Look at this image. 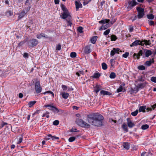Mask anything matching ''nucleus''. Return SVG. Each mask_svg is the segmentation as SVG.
<instances>
[{
  "mask_svg": "<svg viewBox=\"0 0 156 156\" xmlns=\"http://www.w3.org/2000/svg\"><path fill=\"white\" fill-rule=\"evenodd\" d=\"M129 145L128 143H124L123 144V147L126 150H128L129 148Z\"/></svg>",
  "mask_w": 156,
  "mask_h": 156,
  "instance_id": "nucleus-25",
  "label": "nucleus"
},
{
  "mask_svg": "<svg viewBox=\"0 0 156 156\" xmlns=\"http://www.w3.org/2000/svg\"><path fill=\"white\" fill-rule=\"evenodd\" d=\"M138 113L137 110H136L135 111L131 113V115L133 116H136L137 115Z\"/></svg>",
  "mask_w": 156,
  "mask_h": 156,
  "instance_id": "nucleus-43",
  "label": "nucleus"
},
{
  "mask_svg": "<svg viewBox=\"0 0 156 156\" xmlns=\"http://www.w3.org/2000/svg\"><path fill=\"white\" fill-rule=\"evenodd\" d=\"M83 28H82V27H78L77 30L80 33H82L83 32Z\"/></svg>",
  "mask_w": 156,
  "mask_h": 156,
  "instance_id": "nucleus-49",
  "label": "nucleus"
},
{
  "mask_svg": "<svg viewBox=\"0 0 156 156\" xmlns=\"http://www.w3.org/2000/svg\"><path fill=\"white\" fill-rule=\"evenodd\" d=\"M144 81L142 77L139 78L136 81L137 84L136 87L138 88H143L145 87L147 83L144 82Z\"/></svg>",
  "mask_w": 156,
  "mask_h": 156,
  "instance_id": "nucleus-3",
  "label": "nucleus"
},
{
  "mask_svg": "<svg viewBox=\"0 0 156 156\" xmlns=\"http://www.w3.org/2000/svg\"><path fill=\"white\" fill-rule=\"evenodd\" d=\"M91 45H89L86 46L84 50V52L86 54H89L91 52Z\"/></svg>",
  "mask_w": 156,
  "mask_h": 156,
  "instance_id": "nucleus-9",
  "label": "nucleus"
},
{
  "mask_svg": "<svg viewBox=\"0 0 156 156\" xmlns=\"http://www.w3.org/2000/svg\"><path fill=\"white\" fill-rule=\"evenodd\" d=\"M59 122L58 120H56L53 122V124L54 125L57 126L58 125Z\"/></svg>",
  "mask_w": 156,
  "mask_h": 156,
  "instance_id": "nucleus-50",
  "label": "nucleus"
},
{
  "mask_svg": "<svg viewBox=\"0 0 156 156\" xmlns=\"http://www.w3.org/2000/svg\"><path fill=\"white\" fill-rule=\"evenodd\" d=\"M147 17L148 19L152 20L154 18V16L153 15L151 14L150 15H147Z\"/></svg>",
  "mask_w": 156,
  "mask_h": 156,
  "instance_id": "nucleus-42",
  "label": "nucleus"
},
{
  "mask_svg": "<svg viewBox=\"0 0 156 156\" xmlns=\"http://www.w3.org/2000/svg\"><path fill=\"white\" fill-rule=\"evenodd\" d=\"M154 24V22L153 21H150L149 22V24L150 25H153Z\"/></svg>",
  "mask_w": 156,
  "mask_h": 156,
  "instance_id": "nucleus-57",
  "label": "nucleus"
},
{
  "mask_svg": "<svg viewBox=\"0 0 156 156\" xmlns=\"http://www.w3.org/2000/svg\"><path fill=\"white\" fill-rule=\"evenodd\" d=\"M49 113L48 112H47L43 115L42 117H44L46 116L47 118H48L49 117Z\"/></svg>",
  "mask_w": 156,
  "mask_h": 156,
  "instance_id": "nucleus-39",
  "label": "nucleus"
},
{
  "mask_svg": "<svg viewBox=\"0 0 156 156\" xmlns=\"http://www.w3.org/2000/svg\"><path fill=\"white\" fill-rule=\"evenodd\" d=\"M75 3L76 11H77L79 8H82V4L80 2L76 1Z\"/></svg>",
  "mask_w": 156,
  "mask_h": 156,
  "instance_id": "nucleus-13",
  "label": "nucleus"
},
{
  "mask_svg": "<svg viewBox=\"0 0 156 156\" xmlns=\"http://www.w3.org/2000/svg\"><path fill=\"white\" fill-rule=\"evenodd\" d=\"M117 39L116 37L114 35H112L111 37V40L112 41H115Z\"/></svg>",
  "mask_w": 156,
  "mask_h": 156,
  "instance_id": "nucleus-41",
  "label": "nucleus"
},
{
  "mask_svg": "<svg viewBox=\"0 0 156 156\" xmlns=\"http://www.w3.org/2000/svg\"><path fill=\"white\" fill-rule=\"evenodd\" d=\"M61 110L57 108L56 107L54 106V107L52 109V111H53L55 113H58L60 112Z\"/></svg>",
  "mask_w": 156,
  "mask_h": 156,
  "instance_id": "nucleus-26",
  "label": "nucleus"
},
{
  "mask_svg": "<svg viewBox=\"0 0 156 156\" xmlns=\"http://www.w3.org/2000/svg\"><path fill=\"white\" fill-rule=\"evenodd\" d=\"M151 108H152V110L154 109L155 108H156V103L153 105L151 106Z\"/></svg>",
  "mask_w": 156,
  "mask_h": 156,
  "instance_id": "nucleus-60",
  "label": "nucleus"
},
{
  "mask_svg": "<svg viewBox=\"0 0 156 156\" xmlns=\"http://www.w3.org/2000/svg\"><path fill=\"white\" fill-rule=\"evenodd\" d=\"M44 94H45L46 93H48V94H51V97H53L54 96V94L53 92H51L50 91H48L46 92H45L44 93Z\"/></svg>",
  "mask_w": 156,
  "mask_h": 156,
  "instance_id": "nucleus-48",
  "label": "nucleus"
},
{
  "mask_svg": "<svg viewBox=\"0 0 156 156\" xmlns=\"http://www.w3.org/2000/svg\"><path fill=\"white\" fill-rule=\"evenodd\" d=\"M138 69L139 70H144L145 69V67L143 65L140 66L138 67Z\"/></svg>",
  "mask_w": 156,
  "mask_h": 156,
  "instance_id": "nucleus-40",
  "label": "nucleus"
},
{
  "mask_svg": "<svg viewBox=\"0 0 156 156\" xmlns=\"http://www.w3.org/2000/svg\"><path fill=\"white\" fill-rule=\"evenodd\" d=\"M62 10L63 11V12L68 11L65 5L63 4H62L61 6Z\"/></svg>",
  "mask_w": 156,
  "mask_h": 156,
  "instance_id": "nucleus-30",
  "label": "nucleus"
},
{
  "mask_svg": "<svg viewBox=\"0 0 156 156\" xmlns=\"http://www.w3.org/2000/svg\"><path fill=\"white\" fill-rule=\"evenodd\" d=\"M120 49L119 48H114L111 51V55L113 56L115 53H119Z\"/></svg>",
  "mask_w": 156,
  "mask_h": 156,
  "instance_id": "nucleus-11",
  "label": "nucleus"
},
{
  "mask_svg": "<svg viewBox=\"0 0 156 156\" xmlns=\"http://www.w3.org/2000/svg\"><path fill=\"white\" fill-rule=\"evenodd\" d=\"M109 21V20L105 19L99 21V23H108Z\"/></svg>",
  "mask_w": 156,
  "mask_h": 156,
  "instance_id": "nucleus-27",
  "label": "nucleus"
},
{
  "mask_svg": "<svg viewBox=\"0 0 156 156\" xmlns=\"http://www.w3.org/2000/svg\"><path fill=\"white\" fill-rule=\"evenodd\" d=\"M71 19H67L66 20L67 22V26H70V27L71 26V25L72 24V23L71 21L70 20Z\"/></svg>",
  "mask_w": 156,
  "mask_h": 156,
  "instance_id": "nucleus-44",
  "label": "nucleus"
},
{
  "mask_svg": "<svg viewBox=\"0 0 156 156\" xmlns=\"http://www.w3.org/2000/svg\"><path fill=\"white\" fill-rule=\"evenodd\" d=\"M151 80L154 83H156V77H152L151 78Z\"/></svg>",
  "mask_w": 156,
  "mask_h": 156,
  "instance_id": "nucleus-53",
  "label": "nucleus"
},
{
  "mask_svg": "<svg viewBox=\"0 0 156 156\" xmlns=\"http://www.w3.org/2000/svg\"><path fill=\"white\" fill-rule=\"evenodd\" d=\"M36 101H31L30 102L28 103L29 107H31L36 103Z\"/></svg>",
  "mask_w": 156,
  "mask_h": 156,
  "instance_id": "nucleus-35",
  "label": "nucleus"
},
{
  "mask_svg": "<svg viewBox=\"0 0 156 156\" xmlns=\"http://www.w3.org/2000/svg\"><path fill=\"white\" fill-rule=\"evenodd\" d=\"M83 120L80 119H78L76 121L77 124L79 126L82 127V126H83L84 125L83 124Z\"/></svg>",
  "mask_w": 156,
  "mask_h": 156,
  "instance_id": "nucleus-21",
  "label": "nucleus"
},
{
  "mask_svg": "<svg viewBox=\"0 0 156 156\" xmlns=\"http://www.w3.org/2000/svg\"><path fill=\"white\" fill-rule=\"evenodd\" d=\"M109 121L111 122H114L115 123L116 122V120H114L111 119H109Z\"/></svg>",
  "mask_w": 156,
  "mask_h": 156,
  "instance_id": "nucleus-62",
  "label": "nucleus"
},
{
  "mask_svg": "<svg viewBox=\"0 0 156 156\" xmlns=\"http://www.w3.org/2000/svg\"><path fill=\"white\" fill-rule=\"evenodd\" d=\"M102 69L104 70H106L107 68V65L105 62H103V63H102Z\"/></svg>",
  "mask_w": 156,
  "mask_h": 156,
  "instance_id": "nucleus-33",
  "label": "nucleus"
},
{
  "mask_svg": "<svg viewBox=\"0 0 156 156\" xmlns=\"http://www.w3.org/2000/svg\"><path fill=\"white\" fill-rule=\"evenodd\" d=\"M23 56L25 58H28V54L27 53H25Z\"/></svg>",
  "mask_w": 156,
  "mask_h": 156,
  "instance_id": "nucleus-54",
  "label": "nucleus"
},
{
  "mask_svg": "<svg viewBox=\"0 0 156 156\" xmlns=\"http://www.w3.org/2000/svg\"><path fill=\"white\" fill-rule=\"evenodd\" d=\"M154 59L153 58L152 59H150L149 61H146L145 62L144 65L145 66H150L152 63H154Z\"/></svg>",
  "mask_w": 156,
  "mask_h": 156,
  "instance_id": "nucleus-14",
  "label": "nucleus"
},
{
  "mask_svg": "<svg viewBox=\"0 0 156 156\" xmlns=\"http://www.w3.org/2000/svg\"><path fill=\"white\" fill-rule=\"evenodd\" d=\"M27 12L25 11H22L19 13V15L18 16V18L19 19L22 18L24 16L26 15Z\"/></svg>",
  "mask_w": 156,
  "mask_h": 156,
  "instance_id": "nucleus-16",
  "label": "nucleus"
},
{
  "mask_svg": "<svg viewBox=\"0 0 156 156\" xmlns=\"http://www.w3.org/2000/svg\"><path fill=\"white\" fill-rule=\"evenodd\" d=\"M122 89H123V87H122V86L120 85L119 86V88H118L117 89V92L119 93L120 92L122 91Z\"/></svg>",
  "mask_w": 156,
  "mask_h": 156,
  "instance_id": "nucleus-45",
  "label": "nucleus"
},
{
  "mask_svg": "<svg viewBox=\"0 0 156 156\" xmlns=\"http://www.w3.org/2000/svg\"><path fill=\"white\" fill-rule=\"evenodd\" d=\"M44 107H47L48 109L52 111L54 107V106L51 104L45 105L44 106Z\"/></svg>",
  "mask_w": 156,
  "mask_h": 156,
  "instance_id": "nucleus-22",
  "label": "nucleus"
},
{
  "mask_svg": "<svg viewBox=\"0 0 156 156\" xmlns=\"http://www.w3.org/2000/svg\"><path fill=\"white\" fill-rule=\"evenodd\" d=\"M76 129L75 128H73L71 129L70 131L71 132H76Z\"/></svg>",
  "mask_w": 156,
  "mask_h": 156,
  "instance_id": "nucleus-58",
  "label": "nucleus"
},
{
  "mask_svg": "<svg viewBox=\"0 0 156 156\" xmlns=\"http://www.w3.org/2000/svg\"><path fill=\"white\" fill-rule=\"evenodd\" d=\"M122 128L123 130L126 132H128V130L127 128V125L125 124L124 123L122 126Z\"/></svg>",
  "mask_w": 156,
  "mask_h": 156,
  "instance_id": "nucleus-24",
  "label": "nucleus"
},
{
  "mask_svg": "<svg viewBox=\"0 0 156 156\" xmlns=\"http://www.w3.org/2000/svg\"><path fill=\"white\" fill-rule=\"evenodd\" d=\"M116 77L115 74L114 72H112L110 75L109 77L111 79H114Z\"/></svg>",
  "mask_w": 156,
  "mask_h": 156,
  "instance_id": "nucleus-32",
  "label": "nucleus"
},
{
  "mask_svg": "<svg viewBox=\"0 0 156 156\" xmlns=\"http://www.w3.org/2000/svg\"><path fill=\"white\" fill-rule=\"evenodd\" d=\"M19 139L17 143V144H19L22 142L23 140V137L22 136H20L18 139Z\"/></svg>",
  "mask_w": 156,
  "mask_h": 156,
  "instance_id": "nucleus-47",
  "label": "nucleus"
},
{
  "mask_svg": "<svg viewBox=\"0 0 156 156\" xmlns=\"http://www.w3.org/2000/svg\"><path fill=\"white\" fill-rule=\"evenodd\" d=\"M101 94L104 95H110L112 94L111 93L105 90H101L100 92Z\"/></svg>",
  "mask_w": 156,
  "mask_h": 156,
  "instance_id": "nucleus-15",
  "label": "nucleus"
},
{
  "mask_svg": "<svg viewBox=\"0 0 156 156\" xmlns=\"http://www.w3.org/2000/svg\"><path fill=\"white\" fill-rule=\"evenodd\" d=\"M35 89L36 93L37 94L39 93L41 91L42 88L39 82L37 81L35 83Z\"/></svg>",
  "mask_w": 156,
  "mask_h": 156,
  "instance_id": "nucleus-6",
  "label": "nucleus"
},
{
  "mask_svg": "<svg viewBox=\"0 0 156 156\" xmlns=\"http://www.w3.org/2000/svg\"><path fill=\"white\" fill-rule=\"evenodd\" d=\"M142 51L141 50L138 53L137 55H136V53H134L133 55V56L135 57V56H136L137 58L138 59H139L140 58V56L142 55Z\"/></svg>",
  "mask_w": 156,
  "mask_h": 156,
  "instance_id": "nucleus-19",
  "label": "nucleus"
},
{
  "mask_svg": "<svg viewBox=\"0 0 156 156\" xmlns=\"http://www.w3.org/2000/svg\"><path fill=\"white\" fill-rule=\"evenodd\" d=\"M137 4V3L136 2V0H133L132 1L128 2V4H126V8L128 10H129L131 9Z\"/></svg>",
  "mask_w": 156,
  "mask_h": 156,
  "instance_id": "nucleus-4",
  "label": "nucleus"
},
{
  "mask_svg": "<svg viewBox=\"0 0 156 156\" xmlns=\"http://www.w3.org/2000/svg\"><path fill=\"white\" fill-rule=\"evenodd\" d=\"M61 14L62 15H61V17L62 19H65L67 18V19L68 20L71 19V17L68 11L63 12Z\"/></svg>",
  "mask_w": 156,
  "mask_h": 156,
  "instance_id": "nucleus-7",
  "label": "nucleus"
},
{
  "mask_svg": "<svg viewBox=\"0 0 156 156\" xmlns=\"http://www.w3.org/2000/svg\"><path fill=\"white\" fill-rule=\"evenodd\" d=\"M127 125L129 128H132L134 126V124L129 118H127Z\"/></svg>",
  "mask_w": 156,
  "mask_h": 156,
  "instance_id": "nucleus-12",
  "label": "nucleus"
},
{
  "mask_svg": "<svg viewBox=\"0 0 156 156\" xmlns=\"http://www.w3.org/2000/svg\"><path fill=\"white\" fill-rule=\"evenodd\" d=\"M110 31V30L109 29L107 30H105L104 32V34L105 35H107L109 33Z\"/></svg>",
  "mask_w": 156,
  "mask_h": 156,
  "instance_id": "nucleus-51",
  "label": "nucleus"
},
{
  "mask_svg": "<svg viewBox=\"0 0 156 156\" xmlns=\"http://www.w3.org/2000/svg\"><path fill=\"white\" fill-rule=\"evenodd\" d=\"M152 54L151 51L147 50L145 52V55L147 57H148Z\"/></svg>",
  "mask_w": 156,
  "mask_h": 156,
  "instance_id": "nucleus-28",
  "label": "nucleus"
},
{
  "mask_svg": "<svg viewBox=\"0 0 156 156\" xmlns=\"http://www.w3.org/2000/svg\"><path fill=\"white\" fill-rule=\"evenodd\" d=\"M100 76V74L99 73H94L92 77L94 78H97L99 77Z\"/></svg>",
  "mask_w": 156,
  "mask_h": 156,
  "instance_id": "nucleus-34",
  "label": "nucleus"
},
{
  "mask_svg": "<svg viewBox=\"0 0 156 156\" xmlns=\"http://www.w3.org/2000/svg\"><path fill=\"white\" fill-rule=\"evenodd\" d=\"M136 10L138 12V18L139 19L142 18L144 15V9L140 7H137Z\"/></svg>",
  "mask_w": 156,
  "mask_h": 156,
  "instance_id": "nucleus-5",
  "label": "nucleus"
},
{
  "mask_svg": "<svg viewBox=\"0 0 156 156\" xmlns=\"http://www.w3.org/2000/svg\"><path fill=\"white\" fill-rule=\"evenodd\" d=\"M133 27L132 26H129V32H132V31H133Z\"/></svg>",
  "mask_w": 156,
  "mask_h": 156,
  "instance_id": "nucleus-56",
  "label": "nucleus"
},
{
  "mask_svg": "<svg viewBox=\"0 0 156 156\" xmlns=\"http://www.w3.org/2000/svg\"><path fill=\"white\" fill-rule=\"evenodd\" d=\"M76 137L74 136H72L70 137L69 139V142H72L73 141L75 140L76 139Z\"/></svg>",
  "mask_w": 156,
  "mask_h": 156,
  "instance_id": "nucleus-37",
  "label": "nucleus"
},
{
  "mask_svg": "<svg viewBox=\"0 0 156 156\" xmlns=\"http://www.w3.org/2000/svg\"><path fill=\"white\" fill-rule=\"evenodd\" d=\"M83 126H82V127H85V128H89L90 126V124L88 123H86V122H83Z\"/></svg>",
  "mask_w": 156,
  "mask_h": 156,
  "instance_id": "nucleus-29",
  "label": "nucleus"
},
{
  "mask_svg": "<svg viewBox=\"0 0 156 156\" xmlns=\"http://www.w3.org/2000/svg\"><path fill=\"white\" fill-rule=\"evenodd\" d=\"M118 122L119 123H121L122 122V119H120L118 121Z\"/></svg>",
  "mask_w": 156,
  "mask_h": 156,
  "instance_id": "nucleus-64",
  "label": "nucleus"
},
{
  "mask_svg": "<svg viewBox=\"0 0 156 156\" xmlns=\"http://www.w3.org/2000/svg\"><path fill=\"white\" fill-rule=\"evenodd\" d=\"M76 56V54L75 52H72L70 54V56L72 58H75Z\"/></svg>",
  "mask_w": 156,
  "mask_h": 156,
  "instance_id": "nucleus-38",
  "label": "nucleus"
},
{
  "mask_svg": "<svg viewBox=\"0 0 156 156\" xmlns=\"http://www.w3.org/2000/svg\"><path fill=\"white\" fill-rule=\"evenodd\" d=\"M106 29V28L105 27L104 25L102 26L99 29V30H105Z\"/></svg>",
  "mask_w": 156,
  "mask_h": 156,
  "instance_id": "nucleus-59",
  "label": "nucleus"
},
{
  "mask_svg": "<svg viewBox=\"0 0 156 156\" xmlns=\"http://www.w3.org/2000/svg\"><path fill=\"white\" fill-rule=\"evenodd\" d=\"M97 36H94L93 37L90 39L91 42L93 44H94L97 39Z\"/></svg>",
  "mask_w": 156,
  "mask_h": 156,
  "instance_id": "nucleus-23",
  "label": "nucleus"
},
{
  "mask_svg": "<svg viewBox=\"0 0 156 156\" xmlns=\"http://www.w3.org/2000/svg\"><path fill=\"white\" fill-rule=\"evenodd\" d=\"M48 136L49 137H50L51 138V139L53 140H55L58 139H59L58 137L52 136L51 134L48 135Z\"/></svg>",
  "mask_w": 156,
  "mask_h": 156,
  "instance_id": "nucleus-31",
  "label": "nucleus"
},
{
  "mask_svg": "<svg viewBox=\"0 0 156 156\" xmlns=\"http://www.w3.org/2000/svg\"><path fill=\"white\" fill-rule=\"evenodd\" d=\"M62 88L64 91H66L68 90V88L66 85H62Z\"/></svg>",
  "mask_w": 156,
  "mask_h": 156,
  "instance_id": "nucleus-46",
  "label": "nucleus"
},
{
  "mask_svg": "<svg viewBox=\"0 0 156 156\" xmlns=\"http://www.w3.org/2000/svg\"><path fill=\"white\" fill-rule=\"evenodd\" d=\"M54 2L56 4H58L59 2V0H54Z\"/></svg>",
  "mask_w": 156,
  "mask_h": 156,
  "instance_id": "nucleus-63",
  "label": "nucleus"
},
{
  "mask_svg": "<svg viewBox=\"0 0 156 156\" xmlns=\"http://www.w3.org/2000/svg\"><path fill=\"white\" fill-rule=\"evenodd\" d=\"M146 108V107L145 106H140L139 109V112H145V109Z\"/></svg>",
  "mask_w": 156,
  "mask_h": 156,
  "instance_id": "nucleus-18",
  "label": "nucleus"
},
{
  "mask_svg": "<svg viewBox=\"0 0 156 156\" xmlns=\"http://www.w3.org/2000/svg\"><path fill=\"white\" fill-rule=\"evenodd\" d=\"M151 41L150 40L147 41V40H144L142 41L140 40H136L133 42L130 45V47H133L136 46L137 45H141L144 46V44L146 45H150Z\"/></svg>",
  "mask_w": 156,
  "mask_h": 156,
  "instance_id": "nucleus-2",
  "label": "nucleus"
},
{
  "mask_svg": "<svg viewBox=\"0 0 156 156\" xmlns=\"http://www.w3.org/2000/svg\"><path fill=\"white\" fill-rule=\"evenodd\" d=\"M38 41L35 39H32L30 40L28 43L29 47H34L37 45L38 44Z\"/></svg>",
  "mask_w": 156,
  "mask_h": 156,
  "instance_id": "nucleus-8",
  "label": "nucleus"
},
{
  "mask_svg": "<svg viewBox=\"0 0 156 156\" xmlns=\"http://www.w3.org/2000/svg\"><path fill=\"white\" fill-rule=\"evenodd\" d=\"M114 61V60L113 59H112L110 60V62L111 63V65L112 66L113 65V62Z\"/></svg>",
  "mask_w": 156,
  "mask_h": 156,
  "instance_id": "nucleus-61",
  "label": "nucleus"
},
{
  "mask_svg": "<svg viewBox=\"0 0 156 156\" xmlns=\"http://www.w3.org/2000/svg\"><path fill=\"white\" fill-rule=\"evenodd\" d=\"M129 55V53L127 52H126L124 54L122 55V56L125 58H126Z\"/></svg>",
  "mask_w": 156,
  "mask_h": 156,
  "instance_id": "nucleus-52",
  "label": "nucleus"
},
{
  "mask_svg": "<svg viewBox=\"0 0 156 156\" xmlns=\"http://www.w3.org/2000/svg\"><path fill=\"white\" fill-rule=\"evenodd\" d=\"M61 48V46L60 45H58L56 48V50H60Z\"/></svg>",
  "mask_w": 156,
  "mask_h": 156,
  "instance_id": "nucleus-55",
  "label": "nucleus"
},
{
  "mask_svg": "<svg viewBox=\"0 0 156 156\" xmlns=\"http://www.w3.org/2000/svg\"><path fill=\"white\" fill-rule=\"evenodd\" d=\"M101 89V86L100 85H96L94 87V91L97 94Z\"/></svg>",
  "mask_w": 156,
  "mask_h": 156,
  "instance_id": "nucleus-20",
  "label": "nucleus"
},
{
  "mask_svg": "<svg viewBox=\"0 0 156 156\" xmlns=\"http://www.w3.org/2000/svg\"><path fill=\"white\" fill-rule=\"evenodd\" d=\"M149 127V126L148 125L145 124L141 126V128L142 129L144 130L148 128Z\"/></svg>",
  "mask_w": 156,
  "mask_h": 156,
  "instance_id": "nucleus-36",
  "label": "nucleus"
},
{
  "mask_svg": "<svg viewBox=\"0 0 156 156\" xmlns=\"http://www.w3.org/2000/svg\"><path fill=\"white\" fill-rule=\"evenodd\" d=\"M61 94L62 95V97L65 99H66L69 96V93H66L65 92H62Z\"/></svg>",
  "mask_w": 156,
  "mask_h": 156,
  "instance_id": "nucleus-17",
  "label": "nucleus"
},
{
  "mask_svg": "<svg viewBox=\"0 0 156 156\" xmlns=\"http://www.w3.org/2000/svg\"><path fill=\"white\" fill-rule=\"evenodd\" d=\"M104 119L103 117L98 114L93 113L87 116V121L91 124L97 126L102 125V121Z\"/></svg>",
  "mask_w": 156,
  "mask_h": 156,
  "instance_id": "nucleus-1",
  "label": "nucleus"
},
{
  "mask_svg": "<svg viewBox=\"0 0 156 156\" xmlns=\"http://www.w3.org/2000/svg\"><path fill=\"white\" fill-rule=\"evenodd\" d=\"M36 37L37 38L40 39L42 37H44L45 38H51V37H49L47 35H45L44 34L42 33L40 34H38L37 35Z\"/></svg>",
  "mask_w": 156,
  "mask_h": 156,
  "instance_id": "nucleus-10",
  "label": "nucleus"
}]
</instances>
